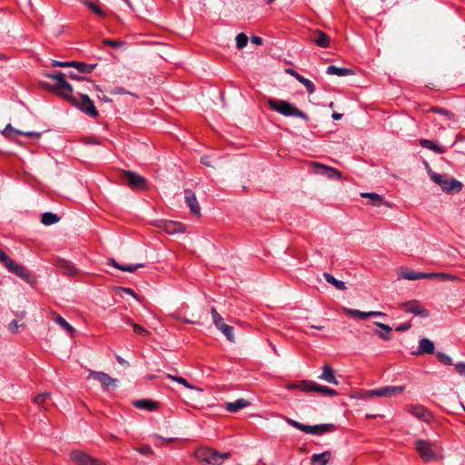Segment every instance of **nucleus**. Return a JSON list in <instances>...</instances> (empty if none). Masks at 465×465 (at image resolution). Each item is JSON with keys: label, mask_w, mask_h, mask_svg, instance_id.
<instances>
[{"label": "nucleus", "mask_w": 465, "mask_h": 465, "mask_svg": "<svg viewBox=\"0 0 465 465\" xmlns=\"http://www.w3.org/2000/svg\"><path fill=\"white\" fill-rule=\"evenodd\" d=\"M138 451L143 454H150L152 452V450L149 446H144L141 448Z\"/></svg>", "instance_id": "obj_57"}, {"label": "nucleus", "mask_w": 465, "mask_h": 465, "mask_svg": "<svg viewBox=\"0 0 465 465\" xmlns=\"http://www.w3.org/2000/svg\"><path fill=\"white\" fill-rule=\"evenodd\" d=\"M250 404H251L250 401L242 398V399H238L232 402H226L225 410L232 413H235L238 411L250 406Z\"/></svg>", "instance_id": "obj_23"}, {"label": "nucleus", "mask_w": 465, "mask_h": 465, "mask_svg": "<svg viewBox=\"0 0 465 465\" xmlns=\"http://www.w3.org/2000/svg\"><path fill=\"white\" fill-rule=\"evenodd\" d=\"M286 389L289 391L298 389L303 392L316 391L323 396H334L337 391L327 386L316 383L313 381L303 380L297 382H290L286 384Z\"/></svg>", "instance_id": "obj_2"}, {"label": "nucleus", "mask_w": 465, "mask_h": 465, "mask_svg": "<svg viewBox=\"0 0 465 465\" xmlns=\"http://www.w3.org/2000/svg\"><path fill=\"white\" fill-rule=\"evenodd\" d=\"M128 323L133 325L134 331L139 335H144L147 336L150 334V332L145 330L143 326L134 323L131 320H128Z\"/></svg>", "instance_id": "obj_43"}, {"label": "nucleus", "mask_w": 465, "mask_h": 465, "mask_svg": "<svg viewBox=\"0 0 465 465\" xmlns=\"http://www.w3.org/2000/svg\"><path fill=\"white\" fill-rule=\"evenodd\" d=\"M134 406L138 409L147 410L150 411H153L157 410V408H158L157 402L153 401L151 400H147V399H142V400L135 401L134 402Z\"/></svg>", "instance_id": "obj_27"}, {"label": "nucleus", "mask_w": 465, "mask_h": 465, "mask_svg": "<svg viewBox=\"0 0 465 465\" xmlns=\"http://www.w3.org/2000/svg\"><path fill=\"white\" fill-rule=\"evenodd\" d=\"M435 347L432 341L422 338L419 341V348L418 351L413 352L415 355H422V354H431L434 352Z\"/></svg>", "instance_id": "obj_21"}, {"label": "nucleus", "mask_w": 465, "mask_h": 465, "mask_svg": "<svg viewBox=\"0 0 465 465\" xmlns=\"http://www.w3.org/2000/svg\"><path fill=\"white\" fill-rule=\"evenodd\" d=\"M0 262L5 265L10 272L17 275L27 283L31 285L35 283V276L25 266L17 264L6 253L0 255Z\"/></svg>", "instance_id": "obj_6"}, {"label": "nucleus", "mask_w": 465, "mask_h": 465, "mask_svg": "<svg viewBox=\"0 0 465 465\" xmlns=\"http://www.w3.org/2000/svg\"><path fill=\"white\" fill-rule=\"evenodd\" d=\"M97 64H86L83 62L73 61V67L76 68L78 73L91 74L96 67Z\"/></svg>", "instance_id": "obj_29"}, {"label": "nucleus", "mask_w": 465, "mask_h": 465, "mask_svg": "<svg viewBox=\"0 0 465 465\" xmlns=\"http://www.w3.org/2000/svg\"><path fill=\"white\" fill-rule=\"evenodd\" d=\"M70 459L76 465H105L99 460L77 450L71 451Z\"/></svg>", "instance_id": "obj_13"}, {"label": "nucleus", "mask_w": 465, "mask_h": 465, "mask_svg": "<svg viewBox=\"0 0 465 465\" xmlns=\"http://www.w3.org/2000/svg\"><path fill=\"white\" fill-rule=\"evenodd\" d=\"M18 330H19V324H18V322L16 320H13L10 323H9V331L12 332V333H16L18 332Z\"/></svg>", "instance_id": "obj_49"}, {"label": "nucleus", "mask_w": 465, "mask_h": 465, "mask_svg": "<svg viewBox=\"0 0 465 465\" xmlns=\"http://www.w3.org/2000/svg\"><path fill=\"white\" fill-rule=\"evenodd\" d=\"M313 167L315 173L323 175L329 179H340L341 176V173L339 170L320 163H314Z\"/></svg>", "instance_id": "obj_14"}, {"label": "nucleus", "mask_w": 465, "mask_h": 465, "mask_svg": "<svg viewBox=\"0 0 465 465\" xmlns=\"http://www.w3.org/2000/svg\"><path fill=\"white\" fill-rule=\"evenodd\" d=\"M430 179L438 184L440 189L447 193H454L461 191L462 183L447 174L437 173L432 171L428 172Z\"/></svg>", "instance_id": "obj_5"}, {"label": "nucleus", "mask_w": 465, "mask_h": 465, "mask_svg": "<svg viewBox=\"0 0 465 465\" xmlns=\"http://www.w3.org/2000/svg\"><path fill=\"white\" fill-rule=\"evenodd\" d=\"M89 375L87 379H94L98 381L104 391H109V389L117 387L118 381L114 378H112L107 373L104 371H96L93 370H88Z\"/></svg>", "instance_id": "obj_10"}, {"label": "nucleus", "mask_w": 465, "mask_h": 465, "mask_svg": "<svg viewBox=\"0 0 465 465\" xmlns=\"http://www.w3.org/2000/svg\"><path fill=\"white\" fill-rule=\"evenodd\" d=\"M236 46L238 49H242L248 43V36L244 33H240L235 38Z\"/></svg>", "instance_id": "obj_40"}, {"label": "nucleus", "mask_w": 465, "mask_h": 465, "mask_svg": "<svg viewBox=\"0 0 465 465\" xmlns=\"http://www.w3.org/2000/svg\"><path fill=\"white\" fill-rule=\"evenodd\" d=\"M54 322L57 323L63 330H64L68 334L73 335L74 332V328L67 322L61 315L57 314L54 317Z\"/></svg>", "instance_id": "obj_32"}, {"label": "nucleus", "mask_w": 465, "mask_h": 465, "mask_svg": "<svg viewBox=\"0 0 465 465\" xmlns=\"http://www.w3.org/2000/svg\"><path fill=\"white\" fill-rule=\"evenodd\" d=\"M10 132H14L15 134H23V135H25V136H28V137H33V136H35V137H39L40 136V134L39 133H35V132H26V133H24V132H21V131H18V130H15L12 127V125L9 124L5 126V130L3 131V134L5 135H8Z\"/></svg>", "instance_id": "obj_36"}, {"label": "nucleus", "mask_w": 465, "mask_h": 465, "mask_svg": "<svg viewBox=\"0 0 465 465\" xmlns=\"http://www.w3.org/2000/svg\"><path fill=\"white\" fill-rule=\"evenodd\" d=\"M212 316L214 318L216 315H219L215 308L211 309Z\"/></svg>", "instance_id": "obj_62"}, {"label": "nucleus", "mask_w": 465, "mask_h": 465, "mask_svg": "<svg viewBox=\"0 0 465 465\" xmlns=\"http://www.w3.org/2000/svg\"><path fill=\"white\" fill-rule=\"evenodd\" d=\"M218 330L221 331L230 341H234L233 328L232 326L224 323L223 325H221Z\"/></svg>", "instance_id": "obj_38"}, {"label": "nucleus", "mask_w": 465, "mask_h": 465, "mask_svg": "<svg viewBox=\"0 0 465 465\" xmlns=\"http://www.w3.org/2000/svg\"><path fill=\"white\" fill-rule=\"evenodd\" d=\"M431 111L436 113V114H441V115H444L446 117H448L449 119H454L455 118V115L453 113L444 109V108H441V107H438V106H434L431 108Z\"/></svg>", "instance_id": "obj_41"}, {"label": "nucleus", "mask_w": 465, "mask_h": 465, "mask_svg": "<svg viewBox=\"0 0 465 465\" xmlns=\"http://www.w3.org/2000/svg\"><path fill=\"white\" fill-rule=\"evenodd\" d=\"M167 377L173 381H177L178 383L183 385L185 388L192 389L193 386L189 384V382L183 377L173 376L172 374H168Z\"/></svg>", "instance_id": "obj_45"}, {"label": "nucleus", "mask_w": 465, "mask_h": 465, "mask_svg": "<svg viewBox=\"0 0 465 465\" xmlns=\"http://www.w3.org/2000/svg\"><path fill=\"white\" fill-rule=\"evenodd\" d=\"M49 397H50L49 392L40 393L35 397L34 402L40 407H44V403L45 402V401L47 399H49Z\"/></svg>", "instance_id": "obj_42"}, {"label": "nucleus", "mask_w": 465, "mask_h": 465, "mask_svg": "<svg viewBox=\"0 0 465 465\" xmlns=\"http://www.w3.org/2000/svg\"><path fill=\"white\" fill-rule=\"evenodd\" d=\"M48 77L55 81L52 89L56 94L63 96L88 116L93 118L98 116V111L96 110L94 102L87 94H79V97L73 95V87L66 81L64 73L59 72L55 74H49Z\"/></svg>", "instance_id": "obj_1"}, {"label": "nucleus", "mask_w": 465, "mask_h": 465, "mask_svg": "<svg viewBox=\"0 0 465 465\" xmlns=\"http://www.w3.org/2000/svg\"><path fill=\"white\" fill-rule=\"evenodd\" d=\"M287 74H289L290 75L293 76L297 81H299L302 84H303L305 87H306V90L309 94H312L315 92V86H314V84L303 77L302 74H300L298 72H296L295 70L293 69H287L286 70Z\"/></svg>", "instance_id": "obj_20"}, {"label": "nucleus", "mask_w": 465, "mask_h": 465, "mask_svg": "<svg viewBox=\"0 0 465 465\" xmlns=\"http://www.w3.org/2000/svg\"><path fill=\"white\" fill-rule=\"evenodd\" d=\"M437 444L425 440H417L415 441V450L419 453L423 462L438 460L441 458L439 451L435 450Z\"/></svg>", "instance_id": "obj_8"}, {"label": "nucleus", "mask_w": 465, "mask_h": 465, "mask_svg": "<svg viewBox=\"0 0 465 465\" xmlns=\"http://www.w3.org/2000/svg\"><path fill=\"white\" fill-rule=\"evenodd\" d=\"M331 453L330 451H323L322 453L313 454L311 457L312 465H326L331 460Z\"/></svg>", "instance_id": "obj_26"}, {"label": "nucleus", "mask_w": 465, "mask_h": 465, "mask_svg": "<svg viewBox=\"0 0 465 465\" xmlns=\"http://www.w3.org/2000/svg\"><path fill=\"white\" fill-rule=\"evenodd\" d=\"M409 412L414 417L423 420L425 422H430L431 420L432 415L430 411L425 409L420 405H411L409 407Z\"/></svg>", "instance_id": "obj_17"}, {"label": "nucleus", "mask_w": 465, "mask_h": 465, "mask_svg": "<svg viewBox=\"0 0 465 465\" xmlns=\"http://www.w3.org/2000/svg\"><path fill=\"white\" fill-rule=\"evenodd\" d=\"M366 417H367V418H374V417H375V415H372V414H367V415H366Z\"/></svg>", "instance_id": "obj_64"}, {"label": "nucleus", "mask_w": 465, "mask_h": 465, "mask_svg": "<svg viewBox=\"0 0 465 465\" xmlns=\"http://www.w3.org/2000/svg\"><path fill=\"white\" fill-rule=\"evenodd\" d=\"M116 360L117 361L121 364V365H124V366H129V363L124 359L122 358L121 356L117 355L116 356Z\"/></svg>", "instance_id": "obj_58"}, {"label": "nucleus", "mask_w": 465, "mask_h": 465, "mask_svg": "<svg viewBox=\"0 0 465 465\" xmlns=\"http://www.w3.org/2000/svg\"><path fill=\"white\" fill-rule=\"evenodd\" d=\"M420 145L422 147L430 149L437 153H443L445 151L442 146H440V145L435 143L434 142H432L431 140H428V139L421 140Z\"/></svg>", "instance_id": "obj_33"}, {"label": "nucleus", "mask_w": 465, "mask_h": 465, "mask_svg": "<svg viewBox=\"0 0 465 465\" xmlns=\"http://www.w3.org/2000/svg\"><path fill=\"white\" fill-rule=\"evenodd\" d=\"M374 324L378 327H380L381 329L382 330H385V332H381V331H377V335H379L380 338H381L382 340L384 341H389L391 340V331H392L391 327L385 324V323H381V322H375Z\"/></svg>", "instance_id": "obj_34"}, {"label": "nucleus", "mask_w": 465, "mask_h": 465, "mask_svg": "<svg viewBox=\"0 0 465 465\" xmlns=\"http://www.w3.org/2000/svg\"><path fill=\"white\" fill-rule=\"evenodd\" d=\"M100 99H102L103 101L108 103V102H111L112 100L106 96H103V97H100Z\"/></svg>", "instance_id": "obj_63"}, {"label": "nucleus", "mask_w": 465, "mask_h": 465, "mask_svg": "<svg viewBox=\"0 0 465 465\" xmlns=\"http://www.w3.org/2000/svg\"><path fill=\"white\" fill-rule=\"evenodd\" d=\"M110 94H129L128 91L122 87H115L110 91Z\"/></svg>", "instance_id": "obj_51"}, {"label": "nucleus", "mask_w": 465, "mask_h": 465, "mask_svg": "<svg viewBox=\"0 0 465 465\" xmlns=\"http://www.w3.org/2000/svg\"><path fill=\"white\" fill-rule=\"evenodd\" d=\"M120 289L124 293L129 294V295L133 296L134 298L137 299V295L133 289L127 288V287H121Z\"/></svg>", "instance_id": "obj_52"}, {"label": "nucleus", "mask_w": 465, "mask_h": 465, "mask_svg": "<svg viewBox=\"0 0 465 465\" xmlns=\"http://www.w3.org/2000/svg\"><path fill=\"white\" fill-rule=\"evenodd\" d=\"M213 323L217 329L221 327V325H223L225 322H223V317L219 314L216 315L214 318H213Z\"/></svg>", "instance_id": "obj_50"}, {"label": "nucleus", "mask_w": 465, "mask_h": 465, "mask_svg": "<svg viewBox=\"0 0 465 465\" xmlns=\"http://www.w3.org/2000/svg\"><path fill=\"white\" fill-rule=\"evenodd\" d=\"M268 104L271 109L288 117H299L305 121H309V116L299 108L284 100L269 99Z\"/></svg>", "instance_id": "obj_4"}, {"label": "nucleus", "mask_w": 465, "mask_h": 465, "mask_svg": "<svg viewBox=\"0 0 465 465\" xmlns=\"http://www.w3.org/2000/svg\"><path fill=\"white\" fill-rule=\"evenodd\" d=\"M323 277L328 283L333 285L337 290L345 291L347 289L344 282L336 279L331 273L324 272Z\"/></svg>", "instance_id": "obj_30"}, {"label": "nucleus", "mask_w": 465, "mask_h": 465, "mask_svg": "<svg viewBox=\"0 0 465 465\" xmlns=\"http://www.w3.org/2000/svg\"><path fill=\"white\" fill-rule=\"evenodd\" d=\"M310 39L315 45L320 47L326 48L330 45L331 39L330 37L321 30H315L312 33Z\"/></svg>", "instance_id": "obj_19"}, {"label": "nucleus", "mask_w": 465, "mask_h": 465, "mask_svg": "<svg viewBox=\"0 0 465 465\" xmlns=\"http://www.w3.org/2000/svg\"><path fill=\"white\" fill-rule=\"evenodd\" d=\"M121 179L123 182L126 183L131 188L137 190H147L148 189V182L140 174L133 172L124 170L121 173Z\"/></svg>", "instance_id": "obj_9"}, {"label": "nucleus", "mask_w": 465, "mask_h": 465, "mask_svg": "<svg viewBox=\"0 0 465 465\" xmlns=\"http://www.w3.org/2000/svg\"><path fill=\"white\" fill-rule=\"evenodd\" d=\"M59 221L57 214L46 212L42 214L41 223L45 225H52Z\"/></svg>", "instance_id": "obj_35"}, {"label": "nucleus", "mask_w": 465, "mask_h": 465, "mask_svg": "<svg viewBox=\"0 0 465 465\" xmlns=\"http://www.w3.org/2000/svg\"><path fill=\"white\" fill-rule=\"evenodd\" d=\"M310 328H311V329H315V330H320V331H322V330H324V329H325V327H324V326H322V325H313V324L310 325Z\"/></svg>", "instance_id": "obj_61"}, {"label": "nucleus", "mask_w": 465, "mask_h": 465, "mask_svg": "<svg viewBox=\"0 0 465 465\" xmlns=\"http://www.w3.org/2000/svg\"><path fill=\"white\" fill-rule=\"evenodd\" d=\"M344 312L347 315H349L352 318H358V319H361V320H366L370 316H381V317L386 316L385 313H383L381 312H376V311L361 312V311L355 310V309L345 308Z\"/></svg>", "instance_id": "obj_18"}, {"label": "nucleus", "mask_w": 465, "mask_h": 465, "mask_svg": "<svg viewBox=\"0 0 465 465\" xmlns=\"http://www.w3.org/2000/svg\"><path fill=\"white\" fill-rule=\"evenodd\" d=\"M429 279H439L440 281H454L456 276L444 272H429Z\"/></svg>", "instance_id": "obj_37"}, {"label": "nucleus", "mask_w": 465, "mask_h": 465, "mask_svg": "<svg viewBox=\"0 0 465 465\" xmlns=\"http://www.w3.org/2000/svg\"><path fill=\"white\" fill-rule=\"evenodd\" d=\"M429 272H415L403 270L400 273V277L409 281H416L420 279H429Z\"/></svg>", "instance_id": "obj_22"}, {"label": "nucleus", "mask_w": 465, "mask_h": 465, "mask_svg": "<svg viewBox=\"0 0 465 465\" xmlns=\"http://www.w3.org/2000/svg\"><path fill=\"white\" fill-rule=\"evenodd\" d=\"M84 5H86L94 14L103 16L104 15V11L96 5L94 3L88 1V0H83L82 1Z\"/></svg>", "instance_id": "obj_39"}, {"label": "nucleus", "mask_w": 465, "mask_h": 465, "mask_svg": "<svg viewBox=\"0 0 465 465\" xmlns=\"http://www.w3.org/2000/svg\"><path fill=\"white\" fill-rule=\"evenodd\" d=\"M53 66H58V67H73V61L71 62H61L54 60L52 63Z\"/></svg>", "instance_id": "obj_47"}, {"label": "nucleus", "mask_w": 465, "mask_h": 465, "mask_svg": "<svg viewBox=\"0 0 465 465\" xmlns=\"http://www.w3.org/2000/svg\"><path fill=\"white\" fill-rule=\"evenodd\" d=\"M69 77L72 78V79H74V80H78V81L84 79V77H81V76L77 75L75 73H73V72H71L69 74Z\"/></svg>", "instance_id": "obj_59"}, {"label": "nucleus", "mask_w": 465, "mask_h": 465, "mask_svg": "<svg viewBox=\"0 0 465 465\" xmlns=\"http://www.w3.org/2000/svg\"><path fill=\"white\" fill-rule=\"evenodd\" d=\"M331 117L333 120H340L342 118V114H339V113H336L334 112L332 114H331Z\"/></svg>", "instance_id": "obj_60"}, {"label": "nucleus", "mask_w": 465, "mask_h": 465, "mask_svg": "<svg viewBox=\"0 0 465 465\" xmlns=\"http://www.w3.org/2000/svg\"><path fill=\"white\" fill-rule=\"evenodd\" d=\"M326 74H335L337 76H346L350 74H353V71L345 67H337L335 65H330L326 69Z\"/></svg>", "instance_id": "obj_28"}, {"label": "nucleus", "mask_w": 465, "mask_h": 465, "mask_svg": "<svg viewBox=\"0 0 465 465\" xmlns=\"http://www.w3.org/2000/svg\"><path fill=\"white\" fill-rule=\"evenodd\" d=\"M184 199L190 208L192 213L195 215L201 214V207L195 196V193L191 189L184 190Z\"/></svg>", "instance_id": "obj_16"}, {"label": "nucleus", "mask_w": 465, "mask_h": 465, "mask_svg": "<svg viewBox=\"0 0 465 465\" xmlns=\"http://www.w3.org/2000/svg\"><path fill=\"white\" fill-rule=\"evenodd\" d=\"M361 196L369 199L370 204L373 206H381L383 203L382 197L376 193H361Z\"/></svg>", "instance_id": "obj_31"}, {"label": "nucleus", "mask_w": 465, "mask_h": 465, "mask_svg": "<svg viewBox=\"0 0 465 465\" xmlns=\"http://www.w3.org/2000/svg\"><path fill=\"white\" fill-rule=\"evenodd\" d=\"M400 306L405 311V312L412 313L421 318H427L430 315L429 311L417 300L401 302L400 303Z\"/></svg>", "instance_id": "obj_11"}, {"label": "nucleus", "mask_w": 465, "mask_h": 465, "mask_svg": "<svg viewBox=\"0 0 465 465\" xmlns=\"http://www.w3.org/2000/svg\"><path fill=\"white\" fill-rule=\"evenodd\" d=\"M286 422L291 426L305 432L308 434L321 436L328 432L334 431L336 427L332 423H324V424H317V425H306L302 422H299L291 418L285 419Z\"/></svg>", "instance_id": "obj_7"}, {"label": "nucleus", "mask_w": 465, "mask_h": 465, "mask_svg": "<svg viewBox=\"0 0 465 465\" xmlns=\"http://www.w3.org/2000/svg\"><path fill=\"white\" fill-rule=\"evenodd\" d=\"M455 370L460 375L465 376V362L460 361L456 363Z\"/></svg>", "instance_id": "obj_48"}, {"label": "nucleus", "mask_w": 465, "mask_h": 465, "mask_svg": "<svg viewBox=\"0 0 465 465\" xmlns=\"http://www.w3.org/2000/svg\"><path fill=\"white\" fill-rule=\"evenodd\" d=\"M411 328V323H401L396 327L397 331H406Z\"/></svg>", "instance_id": "obj_53"}, {"label": "nucleus", "mask_w": 465, "mask_h": 465, "mask_svg": "<svg viewBox=\"0 0 465 465\" xmlns=\"http://www.w3.org/2000/svg\"><path fill=\"white\" fill-rule=\"evenodd\" d=\"M194 457L205 465H222L231 457L229 452L221 453L213 449L201 447L194 452Z\"/></svg>", "instance_id": "obj_3"}, {"label": "nucleus", "mask_w": 465, "mask_h": 465, "mask_svg": "<svg viewBox=\"0 0 465 465\" xmlns=\"http://www.w3.org/2000/svg\"><path fill=\"white\" fill-rule=\"evenodd\" d=\"M319 378L324 381H327L331 384L337 385L339 383L338 380L336 379L334 375L333 369L328 365L325 364L322 368V373L319 376Z\"/></svg>", "instance_id": "obj_24"}, {"label": "nucleus", "mask_w": 465, "mask_h": 465, "mask_svg": "<svg viewBox=\"0 0 465 465\" xmlns=\"http://www.w3.org/2000/svg\"><path fill=\"white\" fill-rule=\"evenodd\" d=\"M404 386H386L365 392V398L370 397H391L404 391Z\"/></svg>", "instance_id": "obj_12"}, {"label": "nucleus", "mask_w": 465, "mask_h": 465, "mask_svg": "<svg viewBox=\"0 0 465 465\" xmlns=\"http://www.w3.org/2000/svg\"><path fill=\"white\" fill-rule=\"evenodd\" d=\"M85 143L89 144H99L100 141L96 137H87Z\"/></svg>", "instance_id": "obj_56"}, {"label": "nucleus", "mask_w": 465, "mask_h": 465, "mask_svg": "<svg viewBox=\"0 0 465 465\" xmlns=\"http://www.w3.org/2000/svg\"><path fill=\"white\" fill-rule=\"evenodd\" d=\"M251 41L257 45H261L262 44V38L260 36L252 35L251 37Z\"/></svg>", "instance_id": "obj_55"}, {"label": "nucleus", "mask_w": 465, "mask_h": 465, "mask_svg": "<svg viewBox=\"0 0 465 465\" xmlns=\"http://www.w3.org/2000/svg\"><path fill=\"white\" fill-rule=\"evenodd\" d=\"M157 226L168 234L184 232L185 231V226L183 223L173 221H160Z\"/></svg>", "instance_id": "obj_15"}, {"label": "nucleus", "mask_w": 465, "mask_h": 465, "mask_svg": "<svg viewBox=\"0 0 465 465\" xmlns=\"http://www.w3.org/2000/svg\"><path fill=\"white\" fill-rule=\"evenodd\" d=\"M438 360L444 365H452V359L444 352L438 351L436 353Z\"/></svg>", "instance_id": "obj_44"}, {"label": "nucleus", "mask_w": 465, "mask_h": 465, "mask_svg": "<svg viewBox=\"0 0 465 465\" xmlns=\"http://www.w3.org/2000/svg\"><path fill=\"white\" fill-rule=\"evenodd\" d=\"M64 270V273L70 274V275H72L75 272V269L70 264H66Z\"/></svg>", "instance_id": "obj_54"}, {"label": "nucleus", "mask_w": 465, "mask_h": 465, "mask_svg": "<svg viewBox=\"0 0 465 465\" xmlns=\"http://www.w3.org/2000/svg\"><path fill=\"white\" fill-rule=\"evenodd\" d=\"M108 264L115 267L116 269L123 271V272H134L139 268H143V263H135V264H130V265H122L118 263L114 259H109Z\"/></svg>", "instance_id": "obj_25"}, {"label": "nucleus", "mask_w": 465, "mask_h": 465, "mask_svg": "<svg viewBox=\"0 0 465 465\" xmlns=\"http://www.w3.org/2000/svg\"><path fill=\"white\" fill-rule=\"evenodd\" d=\"M103 43L106 45H109V46L114 48V49H118L124 45L123 42L117 41V40H113V39H104L103 41Z\"/></svg>", "instance_id": "obj_46"}]
</instances>
